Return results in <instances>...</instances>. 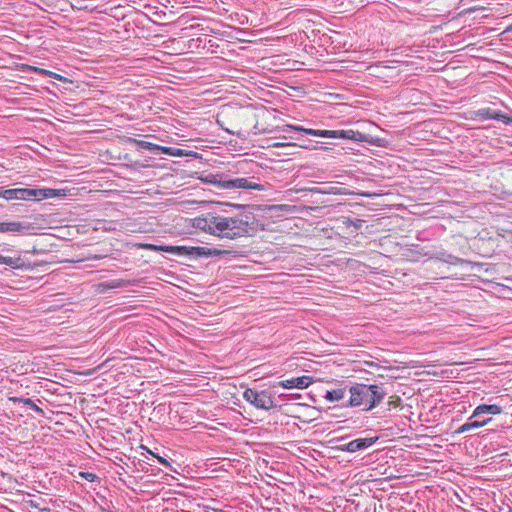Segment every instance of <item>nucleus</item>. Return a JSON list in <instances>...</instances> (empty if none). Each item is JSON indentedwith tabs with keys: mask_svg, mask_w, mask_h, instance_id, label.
Segmentation results:
<instances>
[{
	"mask_svg": "<svg viewBox=\"0 0 512 512\" xmlns=\"http://www.w3.org/2000/svg\"><path fill=\"white\" fill-rule=\"evenodd\" d=\"M236 207L242 209L236 215L207 212L194 218L192 226L220 238L237 239L252 235L256 230L254 214L246 206Z\"/></svg>",
	"mask_w": 512,
	"mask_h": 512,
	"instance_id": "1",
	"label": "nucleus"
},
{
	"mask_svg": "<svg viewBox=\"0 0 512 512\" xmlns=\"http://www.w3.org/2000/svg\"><path fill=\"white\" fill-rule=\"evenodd\" d=\"M350 399L348 406H363V411H371L378 406L386 396L383 385L355 383L349 387Z\"/></svg>",
	"mask_w": 512,
	"mask_h": 512,
	"instance_id": "2",
	"label": "nucleus"
},
{
	"mask_svg": "<svg viewBox=\"0 0 512 512\" xmlns=\"http://www.w3.org/2000/svg\"><path fill=\"white\" fill-rule=\"evenodd\" d=\"M293 129L298 132L305 133L307 135L318 136V137H326V138H335V139H348L356 142H364L371 145H375L378 147L384 146V139L372 137L369 134H364L359 131H355L352 129H343V130H315L303 128L301 126H292L287 125L286 130Z\"/></svg>",
	"mask_w": 512,
	"mask_h": 512,
	"instance_id": "3",
	"label": "nucleus"
},
{
	"mask_svg": "<svg viewBox=\"0 0 512 512\" xmlns=\"http://www.w3.org/2000/svg\"><path fill=\"white\" fill-rule=\"evenodd\" d=\"M144 248L155 252H167L178 256H185L192 259H199L204 257L219 256L225 251L216 248H207L200 246H170V245H155L145 244Z\"/></svg>",
	"mask_w": 512,
	"mask_h": 512,
	"instance_id": "4",
	"label": "nucleus"
},
{
	"mask_svg": "<svg viewBox=\"0 0 512 512\" xmlns=\"http://www.w3.org/2000/svg\"><path fill=\"white\" fill-rule=\"evenodd\" d=\"M243 398L257 409L269 410L275 407L273 398L267 390L257 391L247 388L243 392Z\"/></svg>",
	"mask_w": 512,
	"mask_h": 512,
	"instance_id": "5",
	"label": "nucleus"
},
{
	"mask_svg": "<svg viewBox=\"0 0 512 512\" xmlns=\"http://www.w3.org/2000/svg\"><path fill=\"white\" fill-rule=\"evenodd\" d=\"M252 178H230L226 175V181H224L223 189L232 190V189H248V190H257L264 191V185L252 181Z\"/></svg>",
	"mask_w": 512,
	"mask_h": 512,
	"instance_id": "6",
	"label": "nucleus"
},
{
	"mask_svg": "<svg viewBox=\"0 0 512 512\" xmlns=\"http://www.w3.org/2000/svg\"><path fill=\"white\" fill-rule=\"evenodd\" d=\"M378 439H379L378 436L367 437V438H358V439H354L348 443L338 446V449L340 451L354 453V452L369 448L370 446L375 444L378 441Z\"/></svg>",
	"mask_w": 512,
	"mask_h": 512,
	"instance_id": "7",
	"label": "nucleus"
},
{
	"mask_svg": "<svg viewBox=\"0 0 512 512\" xmlns=\"http://www.w3.org/2000/svg\"><path fill=\"white\" fill-rule=\"evenodd\" d=\"M476 117L484 120L494 119L502 121L506 125H512V117L502 113L501 111L493 110L489 107L478 109L475 112Z\"/></svg>",
	"mask_w": 512,
	"mask_h": 512,
	"instance_id": "8",
	"label": "nucleus"
},
{
	"mask_svg": "<svg viewBox=\"0 0 512 512\" xmlns=\"http://www.w3.org/2000/svg\"><path fill=\"white\" fill-rule=\"evenodd\" d=\"M0 198L6 200H26L29 201V188L4 189L0 187Z\"/></svg>",
	"mask_w": 512,
	"mask_h": 512,
	"instance_id": "9",
	"label": "nucleus"
},
{
	"mask_svg": "<svg viewBox=\"0 0 512 512\" xmlns=\"http://www.w3.org/2000/svg\"><path fill=\"white\" fill-rule=\"evenodd\" d=\"M63 195L61 190L51 188H29V200H43Z\"/></svg>",
	"mask_w": 512,
	"mask_h": 512,
	"instance_id": "10",
	"label": "nucleus"
},
{
	"mask_svg": "<svg viewBox=\"0 0 512 512\" xmlns=\"http://www.w3.org/2000/svg\"><path fill=\"white\" fill-rule=\"evenodd\" d=\"M490 422H492V418H484V419H478V418H472V415L468 418L467 422L462 424L460 427H458L455 430V434H461L468 432L473 429H478L481 427H484L488 425Z\"/></svg>",
	"mask_w": 512,
	"mask_h": 512,
	"instance_id": "11",
	"label": "nucleus"
},
{
	"mask_svg": "<svg viewBox=\"0 0 512 512\" xmlns=\"http://www.w3.org/2000/svg\"><path fill=\"white\" fill-rule=\"evenodd\" d=\"M31 228L30 223L19 221L0 222V233H19L22 234L25 230Z\"/></svg>",
	"mask_w": 512,
	"mask_h": 512,
	"instance_id": "12",
	"label": "nucleus"
},
{
	"mask_svg": "<svg viewBox=\"0 0 512 512\" xmlns=\"http://www.w3.org/2000/svg\"><path fill=\"white\" fill-rule=\"evenodd\" d=\"M312 382H313V380L311 377L304 375V376L280 381L279 385L286 389H292V388L304 389V388H307Z\"/></svg>",
	"mask_w": 512,
	"mask_h": 512,
	"instance_id": "13",
	"label": "nucleus"
},
{
	"mask_svg": "<svg viewBox=\"0 0 512 512\" xmlns=\"http://www.w3.org/2000/svg\"><path fill=\"white\" fill-rule=\"evenodd\" d=\"M502 411L503 408L497 404H481L474 409L472 418L480 419L483 415L487 416V414L498 415L501 414Z\"/></svg>",
	"mask_w": 512,
	"mask_h": 512,
	"instance_id": "14",
	"label": "nucleus"
},
{
	"mask_svg": "<svg viewBox=\"0 0 512 512\" xmlns=\"http://www.w3.org/2000/svg\"><path fill=\"white\" fill-rule=\"evenodd\" d=\"M198 179L203 183L212 184L223 189L224 181H226V174L208 173L206 175L199 176Z\"/></svg>",
	"mask_w": 512,
	"mask_h": 512,
	"instance_id": "15",
	"label": "nucleus"
},
{
	"mask_svg": "<svg viewBox=\"0 0 512 512\" xmlns=\"http://www.w3.org/2000/svg\"><path fill=\"white\" fill-rule=\"evenodd\" d=\"M9 401L13 403H22L29 408H31L33 411H35L38 415L44 416L45 412L42 408H40L32 399L30 398H24V397H9Z\"/></svg>",
	"mask_w": 512,
	"mask_h": 512,
	"instance_id": "16",
	"label": "nucleus"
},
{
	"mask_svg": "<svg viewBox=\"0 0 512 512\" xmlns=\"http://www.w3.org/2000/svg\"><path fill=\"white\" fill-rule=\"evenodd\" d=\"M0 264H5L12 269H24L27 268L24 260L21 257H9L0 255Z\"/></svg>",
	"mask_w": 512,
	"mask_h": 512,
	"instance_id": "17",
	"label": "nucleus"
},
{
	"mask_svg": "<svg viewBox=\"0 0 512 512\" xmlns=\"http://www.w3.org/2000/svg\"><path fill=\"white\" fill-rule=\"evenodd\" d=\"M129 140L131 142H133L139 150H148L155 154H158L159 152H161V148L163 147V146L153 144L151 142H147V141H143V140H137V139H132V138H130Z\"/></svg>",
	"mask_w": 512,
	"mask_h": 512,
	"instance_id": "18",
	"label": "nucleus"
},
{
	"mask_svg": "<svg viewBox=\"0 0 512 512\" xmlns=\"http://www.w3.org/2000/svg\"><path fill=\"white\" fill-rule=\"evenodd\" d=\"M126 286V281L123 279H113L108 282L100 283L98 288L100 292H106L109 289H116Z\"/></svg>",
	"mask_w": 512,
	"mask_h": 512,
	"instance_id": "19",
	"label": "nucleus"
},
{
	"mask_svg": "<svg viewBox=\"0 0 512 512\" xmlns=\"http://www.w3.org/2000/svg\"><path fill=\"white\" fill-rule=\"evenodd\" d=\"M346 388H337L326 391L324 398L329 402H337L345 397Z\"/></svg>",
	"mask_w": 512,
	"mask_h": 512,
	"instance_id": "20",
	"label": "nucleus"
},
{
	"mask_svg": "<svg viewBox=\"0 0 512 512\" xmlns=\"http://www.w3.org/2000/svg\"><path fill=\"white\" fill-rule=\"evenodd\" d=\"M161 152L164 154L170 155V156H177V157L188 156V155L196 156V154H197L196 152H193V151H186V150H183L180 148L164 147V146L161 148Z\"/></svg>",
	"mask_w": 512,
	"mask_h": 512,
	"instance_id": "21",
	"label": "nucleus"
},
{
	"mask_svg": "<svg viewBox=\"0 0 512 512\" xmlns=\"http://www.w3.org/2000/svg\"><path fill=\"white\" fill-rule=\"evenodd\" d=\"M342 223L346 228H349L352 226L356 230H359L362 228L364 221L361 219H352L349 217H344Z\"/></svg>",
	"mask_w": 512,
	"mask_h": 512,
	"instance_id": "22",
	"label": "nucleus"
},
{
	"mask_svg": "<svg viewBox=\"0 0 512 512\" xmlns=\"http://www.w3.org/2000/svg\"><path fill=\"white\" fill-rule=\"evenodd\" d=\"M441 255H442V260L451 265H459V264H463L466 262L465 260H463L459 257L453 256L451 254L442 253Z\"/></svg>",
	"mask_w": 512,
	"mask_h": 512,
	"instance_id": "23",
	"label": "nucleus"
},
{
	"mask_svg": "<svg viewBox=\"0 0 512 512\" xmlns=\"http://www.w3.org/2000/svg\"><path fill=\"white\" fill-rule=\"evenodd\" d=\"M485 8L482 7V6H473V7H469V8H466L464 9L461 14L463 15H467V14H472L478 10H484Z\"/></svg>",
	"mask_w": 512,
	"mask_h": 512,
	"instance_id": "24",
	"label": "nucleus"
},
{
	"mask_svg": "<svg viewBox=\"0 0 512 512\" xmlns=\"http://www.w3.org/2000/svg\"><path fill=\"white\" fill-rule=\"evenodd\" d=\"M37 70L42 75H48V76L53 77L55 79H61L62 78L61 75L56 74V73L51 72V71H48V70H45V69H37Z\"/></svg>",
	"mask_w": 512,
	"mask_h": 512,
	"instance_id": "25",
	"label": "nucleus"
},
{
	"mask_svg": "<svg viewBox=\"0 0 512 512\" xmlns=\"http://www.w3.org/2000/svg\"><path fill=\"white\" fill-rule=\"evenodd\" d=\"M86 480L88 481H94L95 478H96V475L93 474V473H89V472H86V473H82L81 474Z\"/></svg>",
	"mask_w": 512,
	"mask_h": 512,
	"instance_id": "26",
	"label": "nucleus"
},
{
	"mask_svg": "<svg viewBox=\"0 0 512 512\" xmlns=\"http://www.w3.org/2000/svg\"><path fill=\"white\" fill-rule=\"evenodd\" d=\"M271 146L275 147V148H279V147H286V146H294V144H292V143L276 142V143H273Z\"/></svg>",
	"mask_w": 512,
	"mask_h": 512,
	"instance_id": "27",
	"label": "nucleus"
},
{
	"mask_svg": "<svg viewBox=\"0 0 512 512\" xmlns=\"http://www.w3.org/2000/svg\"><path fill=\"white\" fill-rule=\"evenodd\" d=\"M102 258H104V256H103V255H91V256H89L87 259H88V260H100V259H102Z\"/></svg>",
	"mask_w": 512,
	"mask_h": 512,
	"instance_id": "28",
	"label": "nucleus"
},
{
	"mask_svg": "<svg viewBox=\"0 0 512 512\" xmlns=\"http://www.w3.org/2000/svg\"><path fill=\"white\" fill-rule=\"evenodd\" d=\"M99 510H100V512H118V510H112V509H110L109 507H108V508H106V507H103V506H101V507L99 508Z\"/></svg>",
	"mask_w": 512,
	"mask_h": 512,
	"instance_id": "29",
	"label": "nucleus"
},
{
	"mask_svg": "<svg viewBox=\"0 0 512 512\" xmlns=\"http://www.w3.org/2000/svg\"><path fill=\"white\" fill-rule=\"evenodd\" d=\"M158 460H159L162 464H164V465H166V466H169V465H170V464H169V462H168L166 459H164V458H162V457H160V456H158Z\"/></svg>",
	"mask_w": 512,
	"mask_h": 512,
	"instance_id": "30",
	"label": "nucleus"
},
{
	"mask_svg": "<svg viewBox=\"0 0 512 512\" xmlns=\"http://www.w3.org/2000/svg\"><path fill=\"white\" fill-rule=\"evenodd\" d=\"M224 130H225L226 132H228L229 134H232V135H234V134H235V132H234V131H231V130H229L228 128H224Z\"/></svg>",
	"mask_w": 512,
	"mask_h": 512,
	"instance_id": "31",
	"label": "nucleus"
},
{
	"mask_svg": "<svg viewBox=\"0 0 512 512\" xmlns=\"http://www.w3.org/2000/svg\"><path fill=\"white\" fill-rule=\"evenodd\" d=\"M217 123L223 128V125H222V122L221 120L219 119V117L217 118Z\"/></svg>",
	"mask_w": 512,
	"mask_h": 512,
	"instance_id": "32",
	"label": "nucleus"
},
{
	"mask_svg": "<svg viewBox=\"0 0 512 512\" xmlns=\"http://www.w3.org/2000/svg\"><path fill=\"white\" fill-rule=\"evenodd\" d=\"M509 31H512V24L509 27H507V29H506V32H509Z\"/></svg>",
	"mask_w": 512,
	"mask_h": 512,
	"instance_id": "33",
	"label": "nucleus"
}]
</instances>
